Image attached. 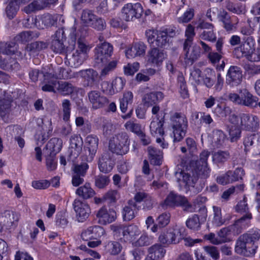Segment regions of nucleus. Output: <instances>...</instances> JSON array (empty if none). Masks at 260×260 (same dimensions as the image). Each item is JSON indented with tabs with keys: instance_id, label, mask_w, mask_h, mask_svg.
Returning <instances> with one entry per match:
<instances>
[{
	"instance_id": "obj_1",
	"label": "nucleus",
	"mask_w": 260,
	"mask_h": 260,
	"mask_svg": "<svg viewBox=\"0 0 260 260\" xmlns=\"http://www.w3.org/2000/svg\"><path fill=\"white\" fill-rule=\"evenodd\" d=\"M129 136L126 133H119L109 140V150L117 155H124L129 151Z\"/></svg>"
},
{
	"instance_id": "obj_2",
	"label": "nucleus",
	"mask_w": 260,
	"mask_h": 260,
	"mask_svg": "<svg viewBox=\"0 0 260 260\" xmlns=\"http://www.w3.org/2000/svg\"><path fill=\"white\" fill-rule=\"evenodd\" d=\"M173 128L174 142H179L185 137L187 127L188 121L186 116L181 113H175L171 117Z\"/></svg>"
},
{
	"instance_id": "obj_3",
	"label": "nucleus",
	"mask_w": 260,
	"mask_h": 260,
	"mask_svg": "<svg viewBox=\"0 0 260 260\" xmlns=\"http://www.w3.org/2000/svg\"><path fill=\"white\" fill-rule=\"evenodd\" d=\"M228 98L230 101L238 105L251 108L257 106V97L253 95L246 88L240 89L239 94L230 93Z\"/></svg>"
},
{
	"instance_id": "obj_4",
	"label": "nucleus",
	"mask_w": 260,
	"mask_h": 260,
	"mask_svg": "<svg viewBox=\"0 0 260 260\" xmlns=\"http://www.w3.org/2000/svg\"><path fill=\"white\" fill-rule=\"evenodd\" d=\"M175 176L180 185L184 186L187 192L190 187H194L198 179L191 166H187L185 170L176 172Z\"/></svg>"
},
{
	"instance_id": "obj_5",
	"label": "nucleus",
	"mask_w": 260,
	"mask_h": 260,
	"mask_svg": "<svg viewBox=\"0 0 260 260\" xmlns=\"http://www.w3.org/2000/svg\"><path fill=\"white\" fill-rule=\"evenodd\" d=\"M247 238V236L242 235L238 238L236 243L235 251L239 254L251 256L255 253L257 246L249 241Z\"/></svg>"
},
{
	"instance_id": "obj_6",
	"label": "nucleus",
	"mask_w": 260,
	"mask_h": 260,
	"mask_svg": "<svg viewBox=\"0 0 260 260\" xmlns=\"http://www.w3.org/2000/svg\"><path fill=\"white\" fill-rule=\"evenodd\" d=\"M143 12V9L141 4L127 3L121 9V16L126 21H133L134 18H140Z\"/></svg>"
},
{
	"instance_id": "obj_7",
	"label": "nucleus",
	"mask_w": 260,
	"mask_h": 260,
	"mask_svg": "<svg viewBox=\"0 0 260 260\" xmlns=\"http://www.w3.org/2000/svg\"><path fill=\"white\" fill-rule=\"evenodd\" d=\"M182 238L181 229L176 226L162 232L159 236L158 240L161 243L169 245L178 243Z\"/></svg>"
},
{
	"instance_id": "obj_8",
	"label": "nucleus",
	"mask_w": 260,
	"mask_h": 260,
	"mask_svg": "<svg viewBox=\"0 0 260 260\" xmlns=\"http://www.w3.org/2000/svg\"><path fill=\"white\" fill-rule=\"evenodd\" d=\"M111 230L118 234L119 236L122 235L123 238L127 241H133L141 234V231L136 225L131 224L127 226L121 225H112Z\"/></svg>"
},
{
	"instance_id": "obj_9",
	"label": "nucleus",
	"mask_w": 260,
	"mask_h": 260,
	"mask_svg": "<svg viewBox=\"0 0 260 260\" xmlns=\"http://www.w3.org/2000/svg\"><path fill=\"white\" fill-rule=\"evenodd\" d=\"M99 143V139L95 135H90L86 138L84 151L87 162H91L93 160L98 149Z\"/></svg>"
},
{
	"instance_id": "obj_10",
	"label": "nucleus",
	"mask_w": 260,
	"mask_h": 260,
	"mask_svg": "<svg viewBox=\"0 0 260 260\" xmlns=\"http://www.w3.org/2000/svg\"><path fill=\"white\" fill-rule=\"evenodd\" d=\"M113 46L110 43L103 42L95 49L94 60L98 64L106 62L113 52Z\"/></svg>"
},
{
	"instance_id": "obj_11",
	"label": "nucleus",
	"mask_w": 260,
	"mask_h": 260,
	"mask_svg": "<svg viewBox=\"0 0 260 260\" xmlns=\"http://www.w3.org/2000/svg\"><path fill=\"white\" fill-rule=\"evenodd\" d=\"M239 118V122L246 131L254 132L259 127V119L255 115L248 113L241 114Z\"/></svg>"
},
{
	"instance_id": "obj_12",
	"label": "nucleus",
	"mask_w": 260,
	"mask_h": 260,
	"mask_svg": "<svg viewBox=\"0 0 260 260\" xmlns=\"http://www.w3.org/2000/svg\"><path fill=\"white\" fill-rule=\"evenodd\" d=\"M76 217L79 222H83L89 217L91 211L89 205L85 202L76 199L73 203Z\"/></svg>"
},
{
	"instance_id": "obj_13",
	"label": "nucleus",
	"mask_w": 260,
	"mask_h": 260,
	"mask_svg": "<svg viewBox=\"0 0 260 260\" xmlns=\"http://www.w3.org/2000/svg\"><path fill=\"white\" fill-rule=\"evenodd\" d=\"M164 121L156 118L153 120L150 125V131L151 134L154 137H156V141L159 144L162 148H167L168 144L165 142L164 139L161 138L164 134V131L162 127Z\"/></svg>"
},
{
	"instance_id": "obj_14",
	"label": "nucleus",
	"mask_w": 260,
	"mask_h": 260,
	"mask_svg": "<svg viewBox=\"0 0 260 260\" xmlns=\"http://www.w3.org/2000/svg\"><path fill=\"white\" fill-rule=\"evenodd\" d=\"M0 218L5 224L6 229L10 231L17 226L20 215L15 211L7 210L1 214Z\"/></svg>"
},
{
	"instance_id": "obj_15",
	"label": "nucleus",
	"mask_w": 260,
	"mask_h": 260,
	"mask_svg": "<svg viewBox=\"0 0 260 260\" xmlns=\"http://www.w3.org/2000/svg\"><path fill=\"white\" fill-rule=\"evenodd\" d=\"M242 78L241 69L238 66H232L226 75V83L231 86H236L241 84Z\"/></svg>"
},
{
	"instance_id": "obj_16",
	"label": "nucleus",
	"mask_w": 260,
	"mask_h": 260,
	"mask_svg": "<svg viewBox=\"0 0 260 260\" xmlns=\"http://www.w3.org/2000/svg\"><path fill=\"white\" fill-rule=\"evenodd\" d=\"M62 16L60 15L53 16L49 14H44L36 16V23L37 28L40 29L47 28L53 26L57 20L61 19Z\"/></svg>"
},
{
	"instance_id": "obj_17",
	"label": "nucleus",
	"mask_w": 260,
	"mask_h": 260,
	"mask_svg": "<svg viewBox=\"0 0 260 260\" xmlns=\"http://www.w3.org/2000/svg\"><path fill=\"white\" fill-rule=\"evenodd\" d=\"M78 75L83 81V86L93 87L97 84L98 73L92 69L83 70L79 72Z\"/></svg>"
},
{
	"instance_id": "obj_18",
	"label": "nucleus",
	"mask_w": 260,
	"mask_h": 260,
	"mask_svg": "<svg viewBox=\"0 0 260 260\" xmlns=\"http://www.w3.org/2000/svg\"><path fill=\"white\" fill-rule=\"evenodd\" d=\"M230 124L228 126L230 138L232 142L237 141L241 137V130L239 127V118L233 114L230 116Z\"/></svg>"
},
{
	"instance_id": "obj_19",
	"label": "nucleus",
	"mask_w": 260,
	"mask_h": 260,
	"mask_svg": "<svg viewBox=\"0 0 260 260\" xmlns=\"http://www.w3.org/2000/svg\"><path fill=\"white\" fill-rule=\"evenodd\" d=\"M254 41L251 37H248L243 44L235 49L237 57H245L248 60L254 49Z\"/></svg>"
},
{
	"instance_id": "obj_20",
	"label": "nucleus",
	"mask_w": 260,
	"mask_h": 260,
	"mask_svg": "<svg viewBox=\"0 0 260 260\" xmlns=\"http://www.w3.org/2000/svg\"><path fill=\"white\" fill-rule=\"evenodd\" d=\"M212 223L216 226H220L226 223L232 218L230 213L222 212L221 209L217 206H213Z\"/></svg>"
},
{
	"instance_id": "obj_21",
	"label": "nucleus",
	"mask_w": 260,
	"mask_h": 260,
	"mask_svg": "<svg viewBox=\"0 0 260 260\" xmlns=\"http://www.w3.org/2000/svg\"><path fill=\"white\" fill-rule=\"evenodd\" d=\"M96 216L99 222L106 224L114 221L116 218V213L114 210H107L105 207H102L97 212Z\"/></svg>"
},
{
	"instance_id": "obj_22",
	"label": "nucleus",
	"mask_w": 260,
	"mask_h": 260,
	"mask_svg": "<svg viewBox=\"0 0 260 260\" xmlns=\"http://www.w3.org/2000/svg\"><path fill=\"white\" fill-rule=\"evenodd\" d=\"M87 95L89 101L94 109L102 108L108 102L107 98L102 95L101 92L97 90L89 91Z\"/></svg>"
},
{
	"instance_id": "obj_23",
	"label": "nucleus",
	"mask_w": 260,
	"mask_h": 260,
	"mask_svg": "<svg viewBox=\"0 0 260 260\" xmlns=\"http://www.w3.org/2000/svg\"><path fill=\"white\" fill-rule=\"evenodd\" d=\"M252 215L251 213H246L240 218L235 221L232 228L236 235L240 234L243 230L248 228L251 223Z\"/></svg>"
},
{
	"instance_id": "obj_24",
	"label": "nucleus",
	"mask_w": 260,
	"mask_h": 260,
	"mask_svg": "<svg viewBox=\"0 0 260 260\" xmlns=\"http://www.w3.org/2000/svg\"><path fill=\"white\" fill-rule=\"evenodd\" d=\"M114 165V161L112 159L111 154L109 152H104L99 159V168L100 170L108 173L113 169Z\"/></svg>"
},
{
	"instance_id": "obj_25",
	"label": "nucleus",
	"mask_w": 260,
	"mask_h": 260,
	"mask_svg": "<svg viewBox=\"0 0 260 260\" xmlns=\"http://www.w3.org/2000/svg\"><path fill=\"white\" fill-rule=\"evenodd\" d=\"M104 233V230L99 225L90 226L84 230L81 235V238L85 241L96 239L101 237Z\"/></svg>"
},
{
	"instance_id": "obj_26",
	"label": "nucleus",
	"mask_w": 260,
	"mask_h": 260,
	"mask_svg": "<svg viewBox=\"0 0 260 260\" xmlns=\"http://www.w3.org/2000/svg\"><path fill=\"white\" fill-rule=\"evenodd\" d=\"M183 49L185 52V61L187 64H192L200 56V48L196 45L192 46L191 45H188L185 48L184 43Z\"/></svg>"
},
{
	"instance_id": "obj_27",
	"label": "nucleus",
	"mask_w": 260,
	"mask_h": 260,
	"mask_svg": "<svg viewBox=\"0 0 260 260\" xmlns=\"http://www.w3.org/2000/svg\"><path fill=\"white\" fill-rule=\"evenodd\" d=\"M82 139L80 136L74 135L71 137L69 148L71 156L76 158L79 155L82 150Z\"/></svg>"
},
{
	"instance_id": "obj_28",
	"label": "nucleus",
	"mask_w": 260,
	"mask_h": 260,
	"mask_svg": "<svg viewBox=\"0 0 260 260\" xmlns=\"http://www.w3.org/2000/svg\"><path fill=\"white\" fill-rule=\"evenodd\" d=\"M166 57V54L163 51L154 47L148 52V61L152 65L159 66Z\"/></svg>"
},
{
	"instance_id": "obj_29",
	"label": "nucleus",
	"mask_w": 260,
	"mask_h": 260,
	"mask_svg": "<svg viewBox=\"0 0 260 260\" xmlns=\"http://www.w3.org/2000/svg\"><path fill=\"white\" fill-rule=\"evenodd\" d=\"M138 209L136 203L133 200H129L122 209V214L124 221H130L134 218L137 213Z\"/></svg>"
},
{
	"instance_id": "obj_30",
	"label": "nucleus",
	"mask_w": 260,
	"mask_h": 260,
	"mask_svg": "<svg viewBox=\"0 0 260 260\" xmlns=\"http://www.w3.org/2000/svg\"><path fill=\"white\" fill-rule=\"evenodd\" d=\"M243 143L245 147L252 146L255 155L260 154V135L254 134L247 136L244 139Z\"/></svg>"
},
{
	"instance_id": "obj_31",
	"label": "nucleus",
	"mask_w": 260,
	"mask_h": 260,
	"mask_svg": "<svg viewBox=\"0 0 260 260\" xmlns=\"http://www.w3.org/2000/svg\"><path fill=\"white\" fill-rule=\"evenodd\" d=\"M146 46L142 42L134 43L132 46L125 51V55L128 58L143 55L145 53Z\"/></svg>"
},
{
	"instance_id": "obj_32",
	"label": "nucleus",
	"mask_w": 260,
	"mask_h": 260,
	"mask_svg": "<svg viewBox=\"0 0 260 260\" xmlns=\"http://www.w3.org/2000/svg\"><path fill=\"white\" fill-rule=\"evenodd\" d=\"M157 40L155 42L154 47H165L169 43L168 36H173L175 34L172 29H165L163 30H157Z\"/></svg>"
},
{
	"instance_id": "obj_33",
	"label": "nucleus",
	"mask_w": 260,
	"mask_h": 260,
	"mask_svg": "<svg viewBox=\"0 0 260 260\" xmlns=\"http://www.w3.org/2000/svg\"><path fill=\"white\" fill-rule=\"evenodd\" d=\"M148 255L145 260H158L162 258L166 250L159 244H155L148 249Z\"/></svg>"
},
{
	"instance_id": "obj_34",
	"label": "nucleus",
	"mask_w": 260,
	"mask_h": 260,
	"mask_svg": "<svg viewBox=\"0 0 260 260\" xmlns=\"http://www.w3.org/2000/svg\"><path fill=\"white\" fill-rule=\"evenodd\" d=\"M164 97L163 93L160 91L151 92L145 94L143 97L142 101L144 105L149 107L160 102Z\"/></svg>"
},
{
	"instance_id": "obj_35",
	"label": "nucleus",
	"mask_w": 260,
	"mask_h": 260,
	"mask_svg": "<svg viewBox=\"0 0 260 260\" xmlns=\"http://www.w3.org/2000/svg\"><path fill=\"white\" fill-rule=\"evenodd\" d=\"M189 165L191 166L198 179L199 178L205 179L210 176L211 169L209 165L197 164L193 162H190Z\"/></svg>"
},
{
	"instance_id": "obj_36",
	"label": "nucleus",
	"mask_w": 260,
	"mask_h": 260,
	"mask_svg": "<svg viewBox=\"0 0 260 260\" xmlns=\"http://www.w3.org/2000/svg\"><path fill=\"white\" fill-rule=\"evenodd\" d=\"M51 75L48 73L44 74V80L42 82V90L45 92H56L58 81L55 79H50Z\"/></svg>"
},
{
	"instance_id": "obj_37",
	"label": "nucleus",
	"mask_w": 260,
	"mask_h": 260,
	"mask_svg": "<svg viewBox=\"0 0 260 260\" xmlns=\"http://www.w3.org/2000/svg\"><path fill=\"white\" fill-rule=\"evenodd\" d=\"M87 58L82 55L78 52L74 51L72 53L67 54L66 62L71 67L76 68L81 65Z\"/></svg>"
},
{
	"instance_id": "obj_38",
	"label": "nucleus",
	"mask_w": 260,
	"mask_h": 260,
	"mask_svg": "<svg viewBox=\"0 0 260 260\" xmlns=\"http://www.w3.org/2000/svg\"><path fill=\"white\" fill-rule=\"evenodd\" d=\"M147 150L151 164L154 165H160L162 158V152L152 146H149Z\"/></svg>"
},
{
	"instance_id": "obj_39",
	"label": "nucleus",
	"mask_w": 260,
	"mask_h": 260,
	"mask_svg": "<svg viewBox=\"0 0 260 260\" xmlns=\"http://www.w3.org/2000/svg\"><path fill=\"white\" fill-rule=\"evenodd\" d=\"M49 4L45 0H35L23 8L27 14H30L44 9Z\"/></svg>"
},
{
	"instance_id": "obj_40",
	"label": "nucleus",
	"mask_w": 260,
	"mask_h": 260,
	"mask_svg": "<svg viewBox=\"0 0 260 260\" xmlns=\"http://www.w3.org/2000/svg\"><path fill=\"white\" fill-rule=\"evenodd\" d=\"M104 247L106 252L111 255H118L122 249V246L121 244L115 241L107 242L105 243Z\"/></svg>"
},
{
	"instance_id": "obj_41",
	"label": "nucleus",
	"mask_w": 260,
	"mask_h": 260,
	"mask_svg": "<svg viewBox=\"0 0 260 260\" xmlns=\"http://www.w3.org/2000/svg\"><path fill=\"white\" fill-rule=\"evenodd\" d=\"M76 193L84 199L92 198L95 194V191L91 187L89 183H85L84 185L78 187L76 190Z\"/></svg>"
},
{
	"instance_id": "obj_42",
	"label": "nucleus",
	"mask_w": 260,
	"mask_h": 260,
	"mask_svg": "<svg viewBox=\"0 0 260 260\" xmlns=\"http://www.w3.org/2000/svg\"><path fill=\"white\" fill-rule=\"evenodd\" d=\"M230 156L228 151L218 150L212 153V161L216 165H222L230 159Z\"/></svg>"
},
{
	"instance_id": "obj_43",
	"label": "nucleus",
	"mask_w": 260,
	"mask_h": 260,
	"mask_svg": "<svg viewBox=\"0 0 260 260\" xmlns=\"http://www.w3.org/2000/svg\"><path fill=\"white\" fill-rule=\"evenodd\" d=\"M39 33L31 31H22L15 37L16 42L24 43L39 37Z\"/></svg>"
},
{
	"instance_id": "obj_44",
	"label": "nucleus",
	"mask_w": 260,
	"mask_h": 260,
	"mask_svg": "<svg viewBox=\"0 0 260 260\" xmlns=\"http://www.w3.org/2000/svg\"><path fill=\"white\" fill-rule=\"evenodd\" d=\"M184 197L171 192L165 199L164 205L169 207L180 206L181 202L184 200Z\"/></svg>"
},
{
	"instance_id": "obj_45",
	"label": "nucleus",
	"mask_w": 260,
	"mask_h": 260,
	"mask_svg": "<svg viewBox=\"0 0 260 260\" xmlns=\"http://www.w3.org/2000/svg\"><path fill=\"white\" fill-rule=\"evenodd\" d=\"M74 86L68 82L58 81L56 92L63 95L71 94L74 90Z\"/></svg>"
},
{
	"instance_id": "obj_46",
	"label": "nucleus",
	"mask_w": 260,
	"mask_h": 260,
	"mask_svg": "<svg viewBox=\"0 0 260 260\" xmlns=\"http://www.w3.org/2000/svg\"><path fill=\"white\" fill-rule=\"evenodd\" d=\"M133 94L130 91L123 93V97L120 99V108L122 112L125 113L128 108V105L133 103Z\"/></svg>"
},
{
	"instance_id": "obj_47",
	"label": "nucleus",
	"mask_w": 260,
	"mask_h": 260,
	"mask_svg": "<svg viewBox=\"0 0 260 260\" xmlns=\"http://www.w3.org/2000/svg\"><path fill=\"white\" fill-rule=\"evenodd\" d=\"M12 100L8 98L0 99V116L4 117L8 116L11 111Z\"/></svg>"
},
{
	"instance_id": "obj_48",
	"label": "nucleus",
	"mask_w": 260,
	"mask_h": 260,
	"mask_svg": "<svg viewBox=\"0 0 260 260\" xmlns=\"http://www.w3.org/2000/svg\"><path fill=\"white\" fill-rule=\"evenodd\" d=\"M62 141L58 138H53L48 142L46 148L51 151L53 154H56L61 149Z\"/></svg>"
},
{
	"instance_id": "obj_49",
	"label": "nucleus",
	"mask_w": 260,
	"mask_h": 260,
	"mask_svg": "<svg viewBox=\"0 0 260 260\" xmlns=\"http://www.w3.org/2000/svg\"><path fill=\"white\" fill-rule=\"evenodd\" d=\"M226 140L225 135L220 130H214L213 132L212 144L217 148L222 146Z\"/></svg>"
},
{
	"instance_id": "obj_50",
	"label": "nucleus",
	"mask_w": 260,
	"mask_h": 260,
	"mask_svg": "<svg viewBox=\"0 0 260 260\" xmlns=\"http://www.w3.org/2000/svg\"><path fill=\"white\" fill-rule=\"evenodd\" d=\"M95 18L96 15L94 14L92 11L88 9L82 11L81 15V20L85 25L90 26Z\"/></svg>"
},
{
	"instance_id": "obj_51",
	"label": "nucleus",
	"mask_w": 260,
	"mask_h": 260,
	"mask_svg": "<svg viewBox=\"0 0 260 260\" xmlns=\"http://www.w3.org/2000/svg\"><path fill=\"white\" fill-rule=\"evenodd\" d=\"M152 243V238L146 234H143L137 240L133 242V245L135 247H142L148 246Z\"/></svg>"
},
{
	"instance_id": "obj_52",
	"label": "nucleus",
	"mask_w": 260,
	"mask_h": 260,
	"mask_svg": "<svg viewBox=\"0 0 260 260\" xmlns=\"http://www.w3.org/2000/svg\"><path fill=\"white\" fill-rule=\"evenodd\" d=\"M15 43L10 42L9 43L1 42L0 43V53L3 54L11 55L15 53Z\"/></svg>"
},
{
	"instance_id": "obj_53",
	"label": "nucleus",
	"mask_w": 260,
	"mask_h": 260,
	"mask_svg": "<svg viewBox=\"0 0 260 260\" xmlns=\"http://www.w3.org/2000/svg\"><path fill=\"white\" fill-rule=\"evenodd\" d=\"M18 9V4L14 0H12L6 8V13L7 17L10 19L13 18Z\"/></svg>"
},
{
	"instance_id": "obj_54",
	"label": "nucleus",
	"mask_w": 260,
	"mask_h": 260,
	"mask_svg": "<svg viewBox=\"0 0 260 260\" xmlns=\"http://www.w3.org/2000/svg\"><path fill=\"white\" fill-rule=\"evenodd\" d=\"M206 73L205 76L203 78L204 84L208 88L211 87L214 83V81L212 79V77L215 76V72L209 68H207L205 70Z\"/></svg>"
},
{
	"instance_id": "obj_55",
	"label": "nucleus",
	"mask_w": 260,
	"mask_h": 260,
	"mask_svg": "<svg viewBox=\"0 0 260 260\" xmlns=\"http://www.w3.org/2000/svg\"><path fill=\"white\" fill-rule=\"evenodd\" d=\"M187 226L193 230L198 231L200 229L201 223L199 216L194 214L186 222Z\"/></svg>"
},
{
	"instance_id": "obj_56",
	"label": "nucleus",
	"mask_w": 260,
	"mask_h": 260,
	"mask_svg": "<svg viewBox=\"0 0 260 260\" xmlns=\"http://www.w3.org/2000/svg\"><path fill=\"white\" fill-rule=\"evenodd\" d=\"M88 168L89 166L86 162L75 165L72 169L73 173L84 177Z\"/></svg>"
},
{
	"instance_id": "obj_57",
	"label": "nucleus",
	"mask_w": 260,
	"mask_h": 260,
	"mask_svg": "<svg viewBox=\"0 0 260 260\" xmlns=\"http://www.w3.org/2000/svg\"><path fill=\"white\" fill-rule=\"evenodd\" d=\"M219 18L220 20L223 22L224 24V27L226 29V30L230 31L233 29V25L231 23L230 17L227 12L225 11L220 12L219 15Z\"/></svg>"
},
{
	"instance_id": "obj_58",
	"label": "nucleus",
	"mask_w": 260,
	"mask_h": 260,
	"mask_svg": "<svg viewBox=\"0 0 260 260\" xmlns=\"http://www.w3.org/2000/svg\"><path fill=\"white\" fill-rule=\"evenodd\" d=\"M78 47L75 51L78 52L79 53L83 55L86 57H88V53L90 49V47L87 45L82 39H80L77 42Z\"/></svg>"
},
{
	"instance_id": "obj_59",
	"label": "nucleus",
	"mask_w": 260,
	"mask_h": 260,
	"mask_svg": "<svg viewBox=\"0 0 260 260\" xmlns=\"http://www.w3.org/2000/svg\"><path fill=\"white\" fill-rule=\"evenodd\" d=\"M71 102L69 100L64 99L62 102V109L63 111L62 119L64 121H68L70 117Z\"/></svg>"
},
{
	"instance_id": "obj_60",
	"label": "nucleus",
	"mask_w": 260,
	"mask_h": 260,
	"mask_svg": "<svg viewBox=\"0 0 260 260\" xmlns=\"http://www.w3.org/2000/svg\"><path fill=\"white\" fill-rule=\"evenodd\" d=\"M195 36L194 28L191 24H188L185 31V36L186 39L184 43H185V48L188 45L192 44L193 38Z\"/></svg>"
},
{
	"instance_id": "obj_61",
	"label": "nucleus",
	"mask_w": 260,
	"mask_h": 260,
	"mask_svg": "<svg viewBox=\"0 0 260 260\" xmlns=\"http://www.w3.org/2000/svg\"><path fill=\"white\" fill-rule=\"evenodd\" d=\"M124 126L126 130L136 134L137 136L143 131L140 124L131 120L127 121Z\"/></svg>"
},
{
	"instance_id": "obj_62",
	"label": "nucleus",
	"mask_w": 260,
	"mask_h": 260,
	"mask_svg": "<svg viewBox=\"0 0 260 260\" xmlns=\"http://www.w3.org/2000/svg\"><path fill=\"white\" fill-rule=\"evenodd\" d=\"M201 71L197 68H193L190 73L189 80L192 84L199 85L201 83Z\"/></svg>"
},
{
	"instance_id": "obj_63",
	"label": "nucleus",
	"mask_w": 260,
	"mask_h": 260,
	"mask_svg": "<svg viewBox=\"0 0 260 260\" xmlns=\"http://www.w3.org/2000/svg\"><path fill=\"white\" fill-rule=\"evenodd\" d=\"M157 30L149 29L146 31L145 35L148 43L154 48L155 42L157 40Z\"/></svg>"
},
{
	"instance_id": "obj_64",
	"label": "nucleus",
	"mask_w": 260,
	"mask_h": 260,
	"mask_svg": "<svg viewBox=\"0 0 260 260\" xmlns=\"http://www.w3.org/2000/svg\"><path fill=\"white\" fill-rule=\"evenodd\" d=\"M120 198V194L117 190H109L104 196V199L108 200L110 203H114Z\"/></svg>"
}]
</instances>
